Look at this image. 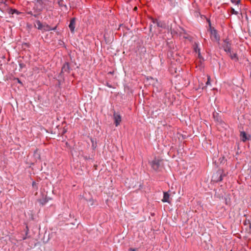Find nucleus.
Listing matches in <instances>:
<instances>
[{
    "label": "nucleus",
    "mask_w": 251,
    "mask_h": 251,
    "mask_svg": "<svg viewBox=\"0 0 251 251\" xmlns=\"http://www.w3.org/2000/svg\"><path fill=\"white\" fill-rule=\"evenodd\" d=\"M56 28V26L54 27H51L50 25L47 24L43 25V28L42 29L43 31H50V30H54Z\"/></svg>",
    "instance_id": "obj_12"
},
{
    "label": "nucleus",
    "mask_w": 251,
    "mask_h": 251,
    "mask_svg": "<svg viewBox=\"0 0 251 251\" xmlns=\"http://www.w3.org/2000/svg\"><path fill=\"white\" fill-rule=\"evenodd\" d=\"M156 22V26L158 27H161L162 28H165L166 27V23L164 21H159Z\"/></svg>",
    "instance_id": "obj_11"
},
{
    "label": "nucleus",
    "mask_w": 251,
    "mask_h": 251,
    "mask_svg": "<svg viewBox=\"0 0 251 251\" xmlns=\"http://www.w3.org/2000/svg\"><path fill=\"white\" fill-rule=\"evenodd\" d=\"M105 85H106L109 88H113L112 85L111 84H110L108 82H106V83L105 84Z\"/></svg>",
    "instance_id": "obj_26"
},
{
    "label": "nucleus",
    "mask_w": 251,
    "mask_h": 251,
    "mask_svg": "<svg viewBox=\"0 0 251 251\" xmlns=\"http://www.w3.org/2000/svg\"><path fill=\"white\" fill-rule=\"evenodd\" d=\"M170 195L168 192H165L163 193V198L162 201L164 202L170 203L169 201Z\"/></svg>",
    "instance_id": "obj_9"
},
{
    "label": "nucleus",
    "mask_w": 251,
    "mask_h": 251,
    "mask_svg": "<svg viewBox=\"0 0 251 251\" xmlns=\"http://www.w3.org/2000/svg\"><path fill=\"white\" fill-rule=\"evenodd\" d=\"M213 118L215 121H216L218 122H221V118H220L218 113L214 112V113H213Z\"/></svg>",
    "instance_id": "obj_14"
},
{
    "label": "nucleus",
    "mask_w": 251,
    "mask_h": 251,
    "mask_svg": "<svg viewBox=\"0 0 251 251\" xmlns=\"http://www.w3.org/2000/svg\"><path fill=\"white\" fill-rule=\"evenodd\" d=\"M151 23H152L153 25H154V27H155V26H156V21H158V20H157V19H156L153 18H151Z\"/></svg>",
    "instance_id": "obj_19"
},
{
    "label": "nucleus",
    "mask_w": 251,
    "mask_h": 251,
    "mask_svg": "<svg viewBox=\"0 0 251 251\" xmlns=\"http://www.w3.org/2000/svg\"><path fill=\"white\" fill-rule=\"evenodd\" d=\"M240 137L242 142H245L250 139V136H248L245 131H242L240 133Z\"/></svg>",
    "instance_id": "obj_8"
},
{
    "label": "nucleus",
    "mask_w": 251,
    "mask_h": 251,
    "mask_svg": "<svg viewBox=\"0 0 251 251\" xmlns=\"http://www.w3.org/2000/svg\"><path fill=\"white\" fill-rule=\"evenodd\" d=\"M19 66H20V68L22 69V68L25 67V64H24L23 63H21L19 64Z\"/></svg>",
    "instance_id": "obj_30"
},
{
    "label": "nucleus",
    "mask_w": 251,
    "mask_h": 251,
    "mask_svg": "<svg viewBox=\"0 0 251 251\" xmlns=\"http://www.w3.org/2000/svg\"><path fill=\"white\" fill-rule=\"evenodd\" d=\"M26 232H25V234H26V235H27V233H28V227H27V226H26ZM26 238H27L26 236H24V237H23V240H25V239H26Z\"/></svg>",
    "instance_id": "obj_25"
},
{
    "label": "nucleus",
    "mask_w": 251,
    "mask_h": 251,
    "mask_svg": "<svg viewBox=\"0 0 251 251\" xmlns=\"http://www.w3.org/2000/svg\"><path fill=\"white\" fill-rule=\"evenodd\" d=\"M211 34V38L212 39L213 37L215 41L216 42H219L220 41V36L218 33L217 30L215 29L214 27H212L211 28H209Z\"/></svg>",
    "instance_id": "obj_5"
},
{
    "label": "nucleus",
    "mask_w": 251,
    "mask_h": 251,
    "mask_svg": "<svg viewBox=\"0 0 251 251\" xmlns=\"http://www.w3.org/2000/svg\"><path fill=\"white\" fill-rule=\"evenodd\" d=\"M163 0L164 1V2H168L171 5L174 6H175V0Z\"/></svg>",
    "instance_id": "obj_17"
},
{
    "label": "nucleus",
    "mask_w": 251,
    "mask_h": 251,
    "mask_svg": "<svg viewBox=\"0 0 251 251\" xmlns=\"http://www.w3.org/2000/svg\"><path fill=\"white\" fill-rule=\"evenodd\" d=\"M38 15L39 14H33V16L35 17V18H37L38 17Z\"/></svg>",
    "instance_id": "obj_34"
},
{
    "label": "nucleus",
    "mask_w": 251,
    "mask_h": 251,
    "mask_svg": "<svg viewBox=\"0 0 251 251\" xmlns=\"http://www.w3.org/2000/svg\"><path fill=\"white\" fill-rule=\"evenodd\" d=\"M222 48L226 53L230 52L231 50V43L228 38H226L224 40Z\"/></svg>",
    "instance_id": "obj_4"
},
{
    "label": "nucleus",
    "mask_w": 251,
    "mask_h": 251,
    "mask_svg": "<svg viewBox=\"0 0 251 251\" xmlns=\"http://www.w3.org/2000/svg\"><path fill=\"white\" fill-rule=\"evenodd\" d=\"M248 223L249 225V229H250V232H251V221L250 220H248Z\"/></svg>",
    "instance_id": "obj_29"
},
{
    "label": "nucleus",
    "mask_w": 251,
    "mask_h": 251,
    "mask_svg": "<svg viewBox=\"0 0 251 251\" xmlns=\"http://www.w3.org/2000/svg\"><path fill=\"white\" fill-rule=\"evenodd\" d=\"M209 84H210V77L208 76V78H207V82H206V85H208Z\"/></svg>",
    "instance_id": "obj_31"
},
{
    "label": "nucleus",
    "mask_w": 251,
    "mask_h": 251,
    "mask_svg": "<svg viewBox=\"0 0 251 251\" xmlns=\"http://www.w3.org/2000/svg\"><path fill=\"white\" fill-rule=\"evenodd\" d=\"M152 26H153V25H152V24L150 25V30H151Z\"/></svg>",
    "instance_id": "obj_35"
},
{
    "label": "nucleus",
    "mask_w": 251,
    "mask_h": 251,
    "mask_svg": "<svg viewBox=\"0 0 251 251\" xmlns=\"http://www.w3.org/2000/svg\"><path fill=\"white\" fill-rule=\"evenodd\" d=\"M128 251H135V250L134 249L129 248L128 249Z\"/></svg>",
    "instance_id": "obj_33"
},
{
    "label": "nucleus",
    "mask_w": 251,
    "mask_h": 251,
    "mask_svg": "<svg viewBox=\"0 0 251 251\" xmlns=\"http://www.w3.org/2000/svg\"><path fill=\"white\" fill-rule=\"evenodd\" d=\"M27 14L28 15H30L31 16H33V14L32 13V11H29L27 12Z\"/></svg>",
    "instance_id": "obj_32"
},
{
    "label": "nucleus",
    "mask_w": 251,
    "mask_h": 251,
    "mask_svg": "<svg viewBox=\"0 0 251 251\" xmlns=\"http://www.w3.org/2000/svg\"><path fill=\"white\" fill-rule=\"evenodd\" d=\"M58 5L61 7H64L66 10H68V7L66 4L63 3V0H59L58 1Z\"/></svg>",
    "instance_id": "obj_15"
},
{
    "label": "nucleus",
    "mask_w": 251,
    "mask_h": 251,
    "mask_svg": "<svg viewBox=\"0 0 251 251\" xmlns=\"http://www.w3.org/2000/svg\"><path fill=\"white\" fill-rule=\"evenodd\" d=\"M161 162L162 160L161 159L155 158L153 160L150 162V164L154 171L158 172L160 170Z\"/></svg>",
    "instance_id": "obj_3"
},
{
    "label": "nucleus",
    "mask_w": 251,
    "mask_h": 251,
    "mask_svg": "<svg viewBox=\"0 0 251 251\" xmlns=\"http://www.w3.org/2000/svg\"><path fill=\"white\" fill-rule=\"evenodd\" d=\"M226 176V174L224 173L223 170H218L214 173L212 176V180L214 182H218L221 181L223 179V177Z\"/></svg>",
    "instance_id": "obj_2"
},
{
    "label": "nucleus",
    "mask_w": 251,
    "mask_h": 251,
    "mask_svg": "<svg viewBox=\"0 0 251 251\" xmlns=\"http://www.w3.org/2000/svg\"><path fill=\"white\" fill-rule=\"evenodd\" d=\"M247 224H248V220H246V221H245V222H244V225H247Z\"/></svg>",
    "instance_id": "obj_36"
},
{
    "label": "nucleus",
    "mask_w": 251,
    "mask_h": 251,
    "mask_svg": "<svg viewBox=\"0 0 251 251\" xmlns=\"http://www.w3.org/2000/svg\"><path fill=\"white\" fill-rule=\"evenodd\" d=\"M71 70V68L70 67V64L69 62H65L62 67L61 71L59 73L58 75L59 79L57 80L58 82V84H60L61 79L63 80L64 79V77L63 74L64 73H67L68 74L70 73Z\"/></svg>",
    "instance_id": "obj_1"
},
{
    "label": "nucleus",
    "mask_w": 251,
    "mask_h": 251,
    "mask_svg": "<svg viewBox=\"0 0 251 251\" xmlns=\"http://www.w3.org/2000/svg\"><path fill=\"white\" fill-rule=\"evenodd\" d=\"M38 155V157L39 158L40 157V155L39 154H37Z\"/></svg>",
    "instance_id": "obj_38"
},
{
    "label": "nucleus",
    "mask_w": 251,
    "mask_h": 251,
    "mask_svg": "<svg viewBox=\"0 0 251 251\" xmlns=\"http://www.w3.org/2000/svg\"><path fill=\"white\" fill-rule=\"evenodd\" d=\"M17 79L18 80V83L22 84L21 81H20V80L19 78H17Z\"/></svg>",
    "instance_id": "obj_37"
},
{
    "label": "nucleus",
    "mask_w": 251,
    "mask_h": 251,
    "mask_svg": "<svg viewBox=\"0 0 251 251\" xmlns=\"http://www.w3.org/2000/svg\"><path fill=\"white\" fill-rule=\"evenodd\" d=\"M137 9V7H135V8H134V10H136V9Z\"/></svg>",
    "instance_id": "obj_39"
},
{
    "label": "nucleus",
    "mask_w": 251,
    "mask_h": 251,
    "mask_svg": "<svg viewBox=\"0 0 251 251\" xmlns=\"http://www.w3.org/2000/svg\"><path fill=\"white\" fill-rule=\"evenodd\" d=\"M195 45H196V47L194 48L196 52H198L199 54L200 55V49L199 48L197 44L195 43Z\"/></svg>",
    "instance_id": "obj_18"
},
{
    "label": "nucleus",
    "mask_w": 251,
    "mask_h": 251,
    "mask_svg": "<svg viewBox=\"0 0 251 251\" xmlns=\"http://www.w3.org/2000/svg\"><path fill=\"white\" fill-rule=\"evenodd\" d=\"M36 23L37 25V29L39 30H42V29L43 28V25L42 24V23L39 20H37L36 21Z\"/></svg>",
    "instance_id": "obj_16"
},
{
    "label": "nucleus",
    "mask_w": 251,
    "mask_h": 251,
    "mask_svg": "<svg viewBox=\"0 0 251 251\" xmlns=\"http://www.w3.org/2000/svg\"><path fill=\"white\" fill-rule=\"evenodd\" d=\"M206 21H207V23H208L209 28H211L212 27L211 26V22H210V19H207Z\"/></svg>",
    "instance_id": "obj_24"
},
{
    "label": "nucleus",
    "mask_w": 251,
    "mask_h": 251,
    "mask_svg": "<svg viewBox=\"0 0 251 251\" xmlns=\"http://www.w3.org/2000/svg\"><path fill=\"white\" fill-rule=\"evenodd\" d=\"M113 117L114 119V124L115 126H117L120 125L121 122V116L118 113L114 112Z\"/></svg>",
    "instance_id": "obj_6"
},
{
    "label": "nucleus",
    "mask_w": 251,
    "mask_h": 251,
    "mask_svg": "<svg viewBox=\"0 0 251 251\" xmlns=\"http://www.w3.org/2000/svg\"><path fill=\"white\" fill-rule=\"evenodd\" d=\"M35 2L41 5H42L43 4V0H35Z\"/></svg>",
    "instance_id": "obj_23"
},
{
    "label": "nucleus",
    "mask_w": 251,
    "mask_h": 251,
    "mask_svg": "<svg viewBox=\"0 0 251 251\" xmlns=\"http://www.w3.org/2000/svg\"><path fill=\"white\" fill-rule=\"evenodd\" d=\"M32 185L33 188L36 190L38 189L37 183L35 181H33Z\"/></svg>",
    "instance_id": "obj_22"
},
{
    "label": "nucleus",
    "mask_w": 251,
    "mask_h": 251,
    "mask_svg": "<svg viewBox=\"0 0 251 251\" xmlns=\"http://www.w3.org/2000/svg\"><path fill=\"white\" fill-rule=\"evenodd\" d=\"M67 129H66L65 128H63L61 133L62 135H64V134H65L67 132Z\"/></svg>",
    "instance_id": "obj_28"
},
{
    "label": "nucleus",
    "mask_w": 251,
    "mask_h": 251,
    "mask_svg": "<svg viewBox=\"0 0 251 251\" xmlns=\"http://www.w3.org/2000/svg\"><path fill=\"white\" fill-rule=\"evenodd\" d=\"M231 13L232 14H235L236 15L238 14V12L235 10V9L233 8H231Z\"/></svg>",
    "instance_id": "obj_21"
},
{
    "label": "nucleus",
    "mask_w": 251,
    "mask_h": 251,
    "mask_svg": "<svg viewBox=\"0 0 251 251\" xmlns=\"http://www.w3.org/2000/svg\"><path fill=\"white\" fill-rule=\"evenodd\" d=\"M231 1L233 3H235L236 4H238L240 1L239 0H231Z\"/></svg>",
    "instance_id": "obj_27"
},
{
    "label": "nucleus",
    "mask_w": 251,
    "mask_h": 251,
    "mask_svg": "<svg viewBox=\"0 0 251 251\" xmlns=\"http://www.w3.org/2000/svg\"><path fill=\"white\" fill-rule=\"evenodd\" d=\"M228 53L229 54V56L232 60L236 62L238 61L239 59L236 53H233V52L231 50L230 52H228Z\"/></svg>",
    "instance_id": "obj_10"
},
{
    "label": "nucleus",
    "mask_w": 251,
    "mask_h": 251,
    "mask_svg": "<svg viewBox=\"0 0 251 251\" xmlns=\"http://www.w3.org/2000/svg\"><path fill=\"white\" fill-rule=\"evenodd\" d=\"M40 201L42 205H45L48 202V201L46 200V198H45L43 200H41Z\"/></svg>",
    "instance_id": "obj_20"
},
{
    "label": "nucleus",
    "mask_w": 251,
    "mask_h": 251,
    "mask_svg": "<svg viewBox=\"0 0 251 251\" xmlns=\"http://www.w3.org/2000/svg\"><path fill=\"white\" fill-rule=\"evenodd\" d=\"M8 13L9 14L13 15L16 14L17 15H20L22 13L21 12L18 11L17 9L13 8H10L9 9H8Z\"/></svg>",
    "instance_id": "obj_13"
},
{
    "label": "nucleus",
    "mask_w": 251,
    "mask_h": 251,
    "mask_svg": "<svg viewBox=\"0 0 251 251\" xmlns=\"http://www.w3.org/2000/svg\"><path fill=\"white\" fill-rule=\"evenodd\" d=\"M75 18H73L71 19L69 25V28L72 33H74L75 27Z\"/></svg>",
    "instance_id": "obj_7"
}]
</instances>
